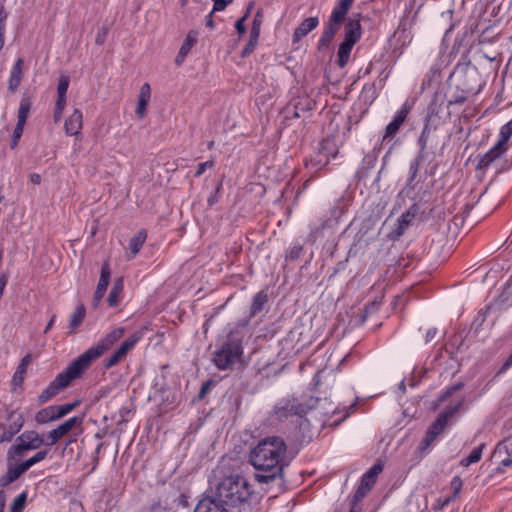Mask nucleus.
<instances>
[{
  "mask_svg": "<svg viewBox=\"0 0 512 512\" xmlns=\"http://www.w3.org/2000/svg\"><path fill=\"white\" fill-rule=\"evenodd\" d=\"M428 140L426 137L424 136H419L418 138V145H419V153L417 154V156H422V159L424 160L425 158V150L427 148V144H428Z\"/></svg>",
  "mask_w": 512,
  "mask_h": 512,
  "instance_id": "obj_58",
  "label": "nucleus"
},
{
  "mask_svg": "<svg viewBox=\"0 0 512 512\" xmlns=\"http://www.w3.org/2000/svg\"><path fill=\"white\" fill-rule=\"evenodd\" d=\"M194 512H229L224 504L215 497H205L196 505Z\"/></svg>",
  "mask_w": 512,
  "mask_h": 512,
  "instance_id": "obj_23",
  "label": "nucleus"
},
{
  "mask_svg": "<svg viewBox=\"0 0 512 512\" xmlns=\"http://www.w3.org/2000/svg\"><path fill=\"white\" fill-rule=\"evenodd\" d=\"M450 78L456 82V89L474 95L478 94L483 86V80L477 67L470 61L458 63Z\"/></svg>",
  "mask_w": 512,
  "mask_h": 512,
  "instance_id": "obj_5",
  "label": "nucleus"
},
{
  "mask_svg": "<svg viewBox=\"0 0 512 512\" xmlns=\"http://www.w3.org/2000/svg\"><path fill=\"white\" fill-rule=\"evenodd\" d=\"M287 445L279 436L262 439L249 453V462L256 469L255 479L269 483L282 476L286 464Z\"/></svg>",
  "mask_w": 512,
  "mask_h": 512,
  "instance_id": "obj_1",
  "label": "nucleus"
},
{
  "mask_svg": "<svg viewBox=\"0 0 512 512\" xmlns=\"http://www.w3.org/2000/svg\"><path fill=\"white\" fill-rule=\"evenodd\" d=\"M508 149L498 142L486 152L478 161V169H488L494 162H496Z\"/></svg>",
  "mask_w": 512,
  "mask_h": 512,
  "instance_id": "obj_20",
  "label": "nucleus"
},
{
  "mask_svg": "<svg viewBox=\"0 0 512 512\" xmlns=\"http://www.w3.org/2000/svg\"><path fill=\"white\" fill-rule=\"evenodd\" d=\"M197 33L191 31L188 33V35L186 36L185 40L183 41L179 51H180V54H187L190 52L191 48L195 45L196 41H197Z\"/></svg>",
  "mask_w": 512,
  "mask_h": 512,
  "instance_id": "obj_44",
  "label": "nucleus"
},
{
  "mask_svg": "<svg viewBox=\"0 0 512 512\" xmlns=\"http://www.w3.org/2000/svg\"><path fill=\"white\" fill-rule=\"evenodd\" d=\"M247 479L240 475H231L221 480L216 488L215 498L225 506H237L246 502L251 495Z\"/></svg>",
  "mask_w": 512,
  "mask_h": 512,
  "instance_id": "obj_2",
  "label": "nucleus"
},
{
  "mask_svg": "<svg viewBox=\"0 0 512 512\" xmlns=\"http://www.w3.org/2000/svg\"><path fill=\"white\" fill-rule=\"evenodd\" d=\"M150 97H151L150 85L148 83H144L140 88L137 108L135 111L138 118H140V119L144 118L146 111H147L148 103L150 101Z\"/></svg>",
  "mask_w": 512,
  "mask_h": 512,
  "instance_id": "obj_26",
  "label": "nucleus"
},
{
  "mask_svg": "<svg viewBox=\"0 0 512 512\" xmlns=\"http://www.w3.org/2000/svg\"><path fill=\"white\" fill-rule=\"evenodd\" d=\"M512 366V351L511 354L506 358V360L503 362L499 370L497 371L495 376H498L505 371H507Z\"/></svg>",
  "mask_w": 512,
  "mask_h": 512,
  "instance_id": "obj_59",
  "label": "nucleus"
},
{
  "mask_svg": "<svg viewBox=\"0 0 512 512\" xmlns=\"http://www.w3.org/2000/svg\"><path fill=\"white\" fill-rule=\"evenodd\" d=\"M411 110L412 104L406 101L396 112L393 120L386 126L385 133L382 137V142H390L394 138V136L399 132L401 126L406 121Z\"/></svg>",
  "mask_w": 512,
  "mask_h": 512,
  "instance_id": "obj_15",
  "label": "nucleus"
},
{
  "mask_svg": "<svg viewBox=\"0 0 512 512\" xmlns=\"http://www.w3.org/2000/svg\"><path fill=\"white\" fill-rule=\"evenodd\" d=\"M484 447H485L484 443L475 447L467 457L463 458L460 461V465L463 467H468L471 464L479 462L482 457V452H483Z\"/></svg>",
  "mask_w": 512,
  "mask_h": 512,
  "instance_id": "obj_35",
  "label": "nucleus"
},
{
  "mask_svg": "<svg viewBox=\"0 0 512 512\" xmlns=\"http://www.w3.org/2000/svg\"><path fill=\"white\" fill-rule=\"evenodd\" d=\"M303 252V246L302 245H294L291 247L287 253H286V260L294 261L297 260Z\"/></svg>",
  "mask_w": 512,
  "mask_h": 512,
  "instance_id": "obj_52",
  "label": "nucleus"
},
{
  "mask_svg": "<svg viewBox=\"0 0 512 512\" xmlns=\"http://www.w3.org/2000/svg\"><path fill=\"white\" fill-rule=\"evenodd\" d=\"M28 492L23 491L20 493L10 505L9 512H23L27 502Z\"/></svg>",
  "mask_w": 512,
  "mask_h": 512,
  "instance_id": "obj_42",
  "label": "nucleus"
},
{
  "mask_svg": "<svg viewBox=\"0 0 512 512\" xmlns=\"http://www.w3.org/2000/svg\"><path fill=\"white\" fill-rule=\"evenodd\" d=\"M213 166H214V161L213 160H209V161L200 163L197 166V169L195 171L194 176L199 178L200 176L203 175V173L206 171L207 168H212Z\"/></svg>",
  "mask_w": 512,
  "mask_h": 512,
  "instance_id": "obj_56",
  "label": "nucleus"
},
{
  "mask_svg": "<svg viewBox=\"0 0 512 512\" xmlns=\"http://www.w3.org/2000/svg\"><path fill=\"white\" fill-rule=\"evenodd\" d=\"M47 455H48V450H41V451H38L35 455L30 457L29 459L23 461V463L26 466V468L29 470L33 465L44 460L47 457Z\"/></svg>",
  "mask_w": 512,
  "mask_h": 512,
  "instance_id": "obj_46",
  "label": "nucleus"
},
{
  "mask_svg": "<svg viewBox=\"0 0 512 512\" xmlns=\"http://www.w3.org/2000/svg\"><path fill=\"white\" fill-rule=\"evenodd\" d=\"M124 288V281L123 278H117L112 286V289L109 292L107 302L110 307H115L119 304L120 301V295L123 292Z\"/></svg>",
  "mask_w": 512,
  "mask_h": 512,
  "instance_id": "obj_31",
  "label": "nucleus"
},
{
  "mask_svg": "<svg viewBox=\"0 0 512 512\" xmlns=\"http://www.w3.org/2000/svg\"><path fill=\"white\" fill-rule=\"evenodd\" d=\"M268 303V294L265 290H261L255 294L250 307L249 318H253L263 311L264 307Z\"/></svg>",
  "mask_w": 512,
  "mask_h": 512,
  "instance_id": "obj_29",
  "label": "nucleus"
},
{
  "mask_svg": "<svg viewBox=\"0 0 512 512\" xmlns=\"http://www.w3.org/2000/svg\"><path fill=\"white\" fill-rule=\"evenodd\" d=\"M44 444V438L35 430L24 431L16 438L15 444L8 449L11 456L14 454L23 458L27 451L39 449Z\"/></svg>",
  "mask_w": 512,
  "mask_h": 512,
  "instance_id": "obj_11",
  "label": "nucleus"
},
{
  "mask_svg": "<svg viewBox=\"0 0 512 512\" xmlns=\"http://www.w3.org/2000/svg\"><path fill=\"white\" fill-rule=\"evenodd\" d=\"M319 24L318 17H309L305 18L300 25L294 30L292 35V43H298L302 38H304L308 33L314 30Z\"/></svg>",
  "mask_w": 512,
  "mask_h": 512,
  "instance_id": "obj_22",
  "label": "nucleus"
},
{
  "mask_svg": "<svg viewBox=\"0 0 512 512\" xmlns=\"http://www.w3.org/2000/svg\"><path fill=\"white\" fill-rule=\"evenodd\" d=\"M470 96H474V94L466 93L463 90L456 89L455 93H453L449 98L447 107L455 104H463Z\"/></svg>",
  "mask_w": 512,
  "mask_h": 512,
  "instance_id": "obj_43",
  "label": "nucleus"
},
{
  "mask_svg": "<svg viewBox=\"0 0 512 512\" xmlns=\"http://www.w3.org/2000/svg\"><path fill=\"white\" fill-rule=\"evenodd\" d=\"M243 349L240 343L228 338L220 348L214 352L213 362L219 370L231 367L242 355Z\"/></svg>",
  "mask_w": 512,
  "mask_h": 512,
  "instance_id": "obj_10",
  "label": "nucleus"
},
{
  "mask_svg": "<svg viewBox=\"0 0 512 512\" xmlns=\"http://www.w3.org/2000/svg\"><path fill=\"white\" fill-rule=\"evenodd\" d=\"M297 423V437L301 443H309L313 438L312 428L310 421L306 416L296 418Z\"/></svg>",
  "mask_w": 512,
  "mask_h": 512,
  "instance_id": "obj_27",
  "label": "nucleus"
},
{
  "mask_svg": "<svg viewBox=\"0 0 512 512\" xmlns=\"http://www.w3.org/2000/svg\"><path fill=\"white\" fill-rule=\"evenodd\" d=\"M423 161L424 160L422 159V156H416L415 159L410 163L409 177L407 179L406 187H411L412 189H414L413 183L417 177L420 165L422 164Z\"/></svg>",
  "mask_w": 512,
  "mask_h": 512,
  "instance_id": "obj_37",
  "label": "nucleus"
},
{
  "mask_svg": "<svg viewBox=\"0 0 512 512\" xmlns=\"http://www.w3.org/2000/svg\"><path fill=\"white\" fill-rule=\"evenodd\" d=\"M362 27L360 21L354 18H348L344 26V40L339 45L337 52V65L344 68L350 59L351 51L354 45L360 40Z\"/></svg>",
  "mask_w": 512,
  "mask_h": 512,
  "instance_id": "obj_8",
  "label": "nucleus"
},
{
  "mask_svg": "<svg viewBox=\"0 0 512 512\" xmlns=\"http://www.w3.org/2000/svg\"><path fill=\"white\" fill-rule=\"evenodd\" d=\"M474 205L470 203H466L463 211L460 214L455 215L454 222L456 225L463 224L466 217L469 215L470 211L473 209Z\"/></svg>",
  "mask_w": 512,
  "mask_h": 512,
  "instance_id": "obj_54",
  "label": "nucleus"
},
{
  "mask_svg": "<svg viewBox=\"0 0 512 512\" xmlns=\"http://www.w3.org/2000/svg\"><path fill=\"white\" fill-rule=\"evenodd\" d=\"M63 418L57 405H51L40 409L35 415V421L38 424H46Z\"/></svg>",
  "mask_w": 512,
  "mask_h": 512,
  "instance_id": "obj_24",
  "label": "nucleus"
},
{
  "mask_svg": "<svg viewBox=\"0 0 512 512\" xmlns=\"http://www.w3.org/2000/svg\"><path fill=\"white\" fill-rule=\"evenodd\" d=\"M7 471L0 477V487L5 488L15 482L21 475H23L28 469L21 462L22 458L12 455L11 452L7 451Z\"/></svg>",
  "mask_w": 512,
  "mask_h": 512,
  "instance_id": "obj_12",
  "label": "nucleus"
},
{
  "mask_svg": "<svg viewBox=\"0 0 512 512\" xmlns=\"http://www.w3.org/2000/svg\"><path fill=\"white\" fill-rule=\"evenodd\" d=\"M32 106V101L30 96L23 95L21 98L19 109H18V115H17V124L24 125L26 124L28 115L30 113Z\"/></svg>",
  "mask_w": 512,
  "mask_h": 512,
  "instance_id": "obj_33",
  "label": "nucleus"
},
{
  "mask_svg": "<svg viewBox=\"0 0 512 512\" xmlns=\"http://www.w3.org/2000/svg\"><path fill=\"white\" fill-rule=\"evenodd\" d=\"M383 466L380 463L374 464L364 475L361 477L359 486L357 487L351 504L356 505L361 501L374 486L377 476L382 472Z\"/></svg>",
  "mask_w": 512,
  "mask_h": 512,
  "instance_id": "obj_13",
  "label": "nucleus"
},
{
  "mask_svg": "<svg viewBox=\"0 0 512 512\" xmlns=\"http://www.w3.org/2000/svg\"><path fill=\"white\" fill-rule=\"evenodd\" d=\"M213 384H214V382L212 380H208L202 384L201 389L197 396L198 401L205 398L206 394L208 393V391L210 390V388Z\"/></svg>",
  "mask_w": 512,
  "mask_h": 512,
  "instance_id": "obj_57",
  "label": "nucleus"
},
{
  "mask_svg": "<svg viewBox=\"0 0 512 512\" xmlns=\"http://www.w3.org/2000/svg\"><path fill=\"white\" fill-rule=\"evenodd\" d=\"M23 68H24V60L22 58H18L14 63L9 78V86L8 89L10 92L14 93L21 84L22 76H23Z\"/></svg>",
  "mask_w": 512,
  "mask_h": 512,
  "instance_id": "obj_25",
  "label": "nucleus"
},
{
  "mask_svg": "<svg viewBox=\"0 0 512 512\" xmlns=\"http://www.w3.org/2000/svg\"><path fill=\"white\" fill-rule=\"evenodd\" d=\"M124 332H125V329L123 327H118V328L113 329L111 332L107 333L103 338H101L97 342V344L90 347L83 354H81L76 360L86 370L94 360H96L100 356H102L119 339H121L124 335Z\"/></svg>",
  "mask_w": 512,
  "mask_h": 512,
  "instance_id": "obj_9",
  "label": "nucleus"
},
{
  "mask_svg": "<svg viewBox=\"0 0 512 512\" xmlns=\"http://www.w3.org/2000/svg\"><path fill=\"white\" fill-rule=\"evenodd\" d=\"M214 5L212 11L206 17V26L214 27L213 14L216 11H223L233 0H212Z\"/></svg>",
  "mask_w": 512,
  "mask_h": 512,
  "instance_id": "obj_40",
  "label": "nucleus"
},
{
  "mask_svg": "<svg viewBox=\"0 0 512 512\" xmlns=\"http://www.w3.org/2000/svg\"><path fill=\"white\" fill-rule=\"evenodd\" d=\"M66 105V95H58L55 107H57L59 110L64 109Z\"/></svg>",
  "mask_w": 512,
  "mask_h": 512,
  "instance_id": "obj_64",
  "label": "nucleus"
},
{
  "mask_svg": "<svg viewBox=\"0 0 512 512\" xmlns=\"http://www.w3.org/2000/svg\"><path fill=\"white\" fill-rule=\"evenodd\" d=\"M263 20H264V13H263V9L260 8L256 11L254 18H253L252 27L250 30L253 33V35L260 34V29H261Z\"/></svg>",
  "mask_w": 512,
  "mask_h": 512,
  "instance_id": "obj_47",
  "label": "nucleus"
},
{
  "mask_svg": "<svg viewBox=\"0 0 512 512\" xmlns=\"http://www.w3.org/2000/svg\"><path fill=\"white\" fill-rule=\"evenodd\" d=\"M246 20H247L246 17H241L235 23V28L240 36L246 32V27L244 24Z\"/></svg>",
  "mask_w": 512,
  "mask_h": 512,
  "instance_id": "obj_62",
  "label": "nucleus"
},
{
  "mask_svg": "<svg viewBox=\"0 0 512 512\" xmlns=\"http://www.w3.org/2000/svg\"><path fill=\"white\" fill-rule=\"evenodd\" d=\"M85 369L75 359L68 367L60 372L55 379L38 396V403L44 404L55 397L60 391L67 388L71 382L79 378Z\"/></svg>",
  "mask_w": 512,
  "mask_h": 512,
  "instance_id": "obj_6",
  "label": "nucleus"
},
{
  "mask_svg": "<svg viewBox=\"0 0 512 512\" xmlns=\"http://www.w3.org/2000/svg\"><path fill=\"white\" fill-rule=\"evenodd\" d=\"M107 34H108V29L106 27H103L97 34L96 36V39H95V43L97 45H103L105 40H106V37H107Z\"/></svg>",
  "mask_w": 512,
  "mask_h": 512,
  "instance_id": "obj_61",
  "label": "nucleus"
},
{
  "mask_svg": "<svg viewBox=\"0 0 512 512\" xmlns=\"http://www.w3.org/2000/svg\"><path fill=\"white\" fill-rule=\"evenodd\" d=\"M462 479L459 476H454L450 482V488L452 490V495H450V499H456L462 489Z\"/></svg>",
  "mask_w": 512,
  "mask_h": 512,
  "instance_id": "obj_49",
  "label": "nucleus"
},
{
  "mask_svg": "<svg viewBox=\"0 0 512 512\" xmlns=\"http://www.w3.org/2000/svg\"><path fill=\"white\" fill-rule=\"evenodd\" d=\"M511 136H512V119L501 127L498 143L508 149L509 140H510Z\"/></svg>",
  "mask_w": 512,
  "mask_h": 512,
  "instance_id": "obj_41",
  "label": "nucleus"
},
{
  "mask_svg": "<svg viewBox=\"0 0 512 512\" xmlns=\"http://www.w3.org/2000/svg\"><path fill=\"white\" fill-rule=\"evenodd\" d=\"M15 416V411H11L8 414L7 419L12 421L9 425L4 423H0V442H10L13 437L22 429L24 425V420L22 415H18L17 418Z\"/></svg>",
  "mask_w": 512,
  "mask_h": 512,
  "instance_id": "obj_16",
  "label": "nucleus"
},
{
  "mask_svg": "<svg viewBox=\"0 0 512 512\" xmlns=\"http://www.w3.org/2000/svg\"><path fill=\"white\" fill-rule=\"evenodd\" d=\"M110 267L108 262H104L101 267L100 279L98 285L96 287V291L93 296L92 305L94 308H97L104 297L107 287L110 281Z\"/></svg>",
  "mask_w": 512,
  "mask_h": 512,
  "instance_id": "obj_18",
  "label": "nucleus"
},
{
  "mask_svg": "<svg viewBox=\"0 0 512 512\" xmlns=\"http://www.w3.org/2000/svg\"><path fill=\"white\" fill-rule=\"evenodd\" d=\"M341 200H338V203L331 209V218H327L320 227L312 230L311 235L319 234L323 229L330 227L332 225L333 220L337 221L345 212L344 208L340 206Z\"/></svg>",
  "mask_w": 512,
  "mask_h": 512,
  "instance_id": "obj_30",
  "label": "nucleus"
},
{
  "mask_svg": "<svg viewBox=\"0 0 512 512\" xmlns=\"http://www.w3.org/2000/svg\"><path fill=\"white\" fill-rule=\"evenodd\" d=\"M318 398L309 397H285L280 399L271 411V418L283 422L289 418L306 416L309 411L316 408Z\"/></svg>",
  "mask_w": 512,
  "mask_h": 512,
  "instance_id": "obj_3",
  "label": "nucleus"
},
{
  "mask_svg": "<svg viewBox=\"0 0 512 512\" xmlns=\"http://www.w3.org/2000/svg\"><path fill=\"white\" fill-rule=\"evenodd\" d=\"M85 314L86 310L84 305H78L70 318V333H72L77 327L81 325L85 318Z\"/></svg>",
  "mask_w": 512,
  "mask_h": 512,
  "instance_id": "obj_36",
  "label": "nucleus"
},
{
  "mask_svg": "<svg viewBox=\"0 0 512 512\" xmlns=\"http://www.w3.org/2000/svg\"><path fill=\"white\" fill-rule=\"evenodd\" d=\"M23 130H24V125L16 124V127H15L12 137H11V142H10V147L12 149L17 147L19 140L23 134Z\"/></svg>",
  "mask_w": 512,
  "mask_h": 512,
  "instance_id": "obj_53",
  "label": "nucleus"
},
{
  "mask_svg": "<svg viewBox=\"0 0 512 512\" xmlns=\"http://www.w3.org/2000/svg\"><path fill=\"white\" fill-rule=\"evenodd\" d=\"M379 305H380V303L373 301V302L365 305L363 311H364V313L369 315L373 312H376L379 309Z\"/></svg>",
  "mask_w": 512,
  "mask_h": 512,
  "instance_id": "obj_63",
  "label": "nucleus"
},
{
  "mask_svg": "<svg viewBox=\"0 0 512 512\" xmlns=\"http://www.w3.org/2000/svg\"><path fill=\"white\" fill-rule=\"evenodd\" d=\"M83 423V418L79 416H74L66 420L64 423L60 424L57 428L59 430V433L62 434L64 437L67 435L74 427L79 426L81 427Z\"/></svg>",
  "mask_w": 512,
  "mask_h": 512,
  "instance_id": "obj_39",
  "label": "nucleus"
},
{
  "mask_svg": "<svg viewBox=\"0 0 512 512\" xmlns=\"http://www.w3.org/2000/svg\"><path fill=\"white\" fill-rule=\"evenodd\" d=\"M438 95H435L428 106V113L425 118V123L420 136L429 139L432 131L436 130L435 118L438 117L440 112V105H438Z\"/></svg>",
  "mask_w": 512,
  "mask_h": 512,
  "instance_id": "obj_19",
  "label": "nucleus"
},
{
  "mask_svg": "<svg viewBox=\"0 0 512 512\" xmlns=\"http://www.w3.org/2000/svg\"><path fill=\"white\" fill-rule=\"evenodd\" d=\"M416 215V208L412 207L410 208L406 213L402 214L400 218L398 219V228H397V234L402 235L404 230L410 225L412 219Z\"/></svg>",
  "mask_w": 512,
  "mask_h": 512,
  "instance_id": "obj_38",
  "label": "nucleus"
},
{
  "mask_svg": "<svg viewBox=\"0 0 512 512\" xmlns=\"http://www.w3.org/2000/svg\"><path fill=\"white\" fill-rule=\"evenodd\" d=\"M464 387V384L462 382H459L457 384H454L450 387H448L438 398L439 402H444L448 398H450L455 392L461 390Z\"/></svg>",
  "mask_w": 512,
  "mask_h": 512,
  "instance_id": "obj_48",
  "label": "nucleus"
},
{
  "mask_svg": "<svg viewBox=\"0 0 512 512\" xmlns=\"http://www.w3.org/2000/svg\"><path fill=\"white\" fill-rule=\"evenodd\" d=\"M355 0H338L332 9L328 22L325 24L323 32L318 40L317 49L326 50L330 47L335 35L341 26L348 21L347 14Z\"/></svg>",
  "mask_w": 512,
  "mask_h": 512,
  "instance_id": "obj_4",
  "label": "nucleus"
},
{
  "mask_svg": "<svg viewBox=\"0 0 512 512\" xmlns=\"http://www.w3.org/2000/svg\"><path fill=\"white\" fill-rule=\"evenodd\" d=\"M254 35L255 36H253V33L250 31L249 41L245 45V47L243 48V50L241 52L242 57H246L254 51V49L258 43L260 34H254Z\"/></svg>",
  "mask_w": 512,
  "mask_h": 512,
  "instance_id": "obj_45",
  "label": "nucleus"
},
{
  "mask_svg": "<svg viewBox=\"0 0 512 512\" xmlns=\"http://www.w3.org/2000/svg\"><path fill=\"white\" fill-rule=\"evenodd\" d=\"M512 366V351L511 354L506 358V360L503 362L499 370L497 371L495 376H498L505 371H507Z\"/></svg>",
  "mask_w": 512,
  "mask_h": 512,
  "instance_id": "obj_60",
  "label": "nucleus"
},
{
  "mask_svg": "<svg viewBox=\"0 0 512 512\" xmlns=\"http://www.w3.org/2000/svg\"><path fill=\"white\" fill-rule=\"evenodd\" d=\"M83 115L79 109H75L69 118L65 121V131L70 136L77 135L82 128Z\"/></svg>",
  "mask_w": 512,
  "mask_h": 512,
  "instance_id": "obj_28",
  "label": "nucleus"
},
{
  "mask_svg": "<svg viewBox=\"0 0 512 512\" xmlns=\"http://www.w3.org/2000/svg\"><path fill=\"white\" fill-rule=\"evenodd\" d=\"M80 403H81L80 400H75L72 403H66V404H63V405H57L58 409H59V413H61L62 417H64L67 414H69L70 412H72L75 408H77Z\"/></svg>",
  "mask_w": 512,
  "mask_h": 512,
  "instance_id": "obj_55",
  "label": "nucleus"
},
{
  "mask_svg": "<svg viewBox=\"0 0 512 512\" xmlns=\"http://www.w3.org/2000/svg\"><path fill=\"white\" fill-rule=\"evenodd\" d=\"M31 361H32L31 354H27L21 359V362L18 365V367L13 375L12 382L14 385H18V386L22 385L26 371H27V367L31 363Z\"/></svg>",
  "mask_w": 512,
  "mask_h": 512,
  "instance_id": "obj_32",
  "label": "nucleus"
},
{
  "mask_svg": "<svg viewBox=\"0 0 512 512\" xmlns=\"http://www.w3.org/2000/svg\"><path fill=\"white\" fill-rule=\"evenodd\" d=\"M142 338L141 332H135L130 337H128L125 341L121 343L119 348H117L104 362V367L106 369H110L120 363L128 354L130 350L134 348L136 343Z\"/></svg>",
  "mask_w": 512,
  "mask_h": 512,
  "instance_id": "obj_14",
  "label": "nucleus"
},
{
  "mask_svg": "<svg viewBox=\"0 0 512 512\" xmlns=\"http://www.w3.org/2000/svg\"><path fill=\"white\" fill-rule=\"evenodd\" d=\"M70 79L66 75H62L58 79L57 94L66 95L69 87Z\"/></svg>",
  "mask_w": 512,
  "mask_h": 512,
  "instance_id": "obj_51",
  "label": "nucleus"
},
{
  "mask_svg": "<svg viewBox=\"0 0 512 512\" xmlns=\"http://www.w3.org/2000/svg\"><path fill=\"white\" fill-rule=\"evenodd\" d=\"M494 455L500 459V464L503 467L512 465V436L498 443Z\"/></svg>",
  "mask_w": 512,
  "mask_h": 512,
  "instance_id": "obj_21",
  "label": "nucleus"
},
{
  "mask_svg": "<svg viewBox=\"0 0 512 512\" xmlns=\"http://www.w3.org/2000/svg\"><path fill=\"white\" fill-rule=\"evenodd\" d=\"M328 141H322L320 149L315 157L310 160H305L304 165L308 169H313L315 172L322 169L329 164L330 158L335 156V153L328 152Z\"/></svg>",
  "mask_w": 512,
  "mask_h": 512,
  "instance_id": "obj_17",
  "label": "nucleus"
},
{
  "mask_svg": "<svg viewBox=\"0 0 512 512\" xmlns=\"http://www.w3.org/2000/svg\"><path fill=\"white\" fill-rule=\"evenodd\" d=\"M147 238V232L144 229H141L138 231V233L132 237L129 241V249L131 251L132 256L135 257L137 253L142 248L143 244L145 243Z\"/></svg>",
  "mask_w": 512,
  "mask_h": 512,
  "instance_id": "obj_34",
  "label": "nucleus"
},
{
  "mask_svg": "<svg viewBox=\"0 0 512 512\" xmlns=\"http://www.w3.org/2000/svg\"><path fill=\"white\" fill-rule=\"evenodd\" d=\"M62 437L63 436L61 433H59L58 428H55L47 433L46 438L44 439V444L52 446L56 444Z\"/></svg>",
  "mask_w": 512,
  "mask_h": 512,
  "instance_id": "obj_50",
  "label": "nucleus"
},
{
  "mask_svg": "<svg viewBox=\"0 0 512 512\" xmlns=\"http://www.w3.org/2000/svg\"><path fill=\"white\" fill-rule=\"evenodd\" d=\"M465 402L462 397L456 404L446 407L428 427L424 438L419 444V451L426 452L436 441L437 437L445 430L449 420L460 410Z\"/></svg>",
  "mask_w": 512,
  "mask_h": 512,
  "instance_id": "obj_7",
  "label": "nucleus"
}]
</instances>
